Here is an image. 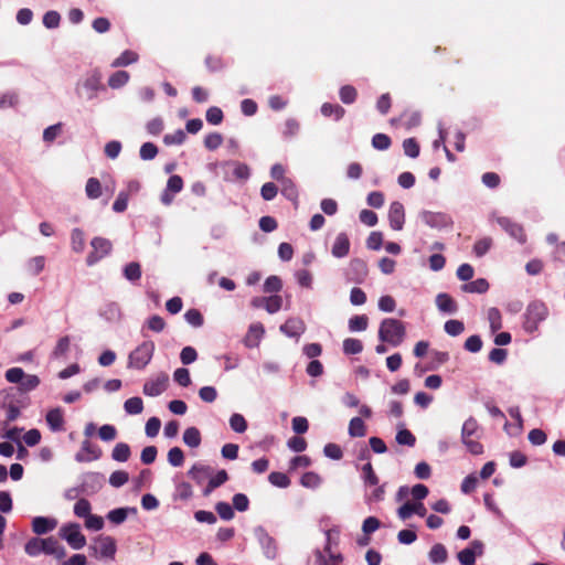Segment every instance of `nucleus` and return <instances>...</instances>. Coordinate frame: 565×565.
Listing matches in <instances>:
<instances>
[{
  "label": "nucleus",
  "mask_w": 565,
  "mask_h": 565,
  "mask_svg": "<svg viewBox=\"0 0 565 565\" xmlns=\"http://www.w3.org/2000/svg\"><path fill=\"white\" fill-rule=\"evenodd\" d=\"M349 434L352 437H363L365 435V425L359 417H354L349 424Z\"/></svg>",
  "instance_id": "39"
},
{
  "label": "nucleus",
  "mask_w": 565,
  "mask_h": 565,
  "mask_svg": "<svg viewBox=\"0 0 565 565\" xmlns=\"http://www.w3.org/2000/svg\"><path fill=\"white\" fill-rule=\"evenodd\" d=\"M124 409L128 415H138L143 411V402L140 397H130L124 403Z\"/></svg>",
  "instance_id": "32"
},
{
  "label": "nucleus",
  "mask_w": 565,
  "mask_h": 565,
  "mask_svg": "<svg viewBox=\"0 0 565 565\" xmlns=\"http://www.w3.org/2000/svg\"><path fill=\"white\" fill-rule=\"evenodd\" d=\"M72 248L76 253H82L85 247V236L84 233L79 228H75L72 231L71 235Z\"/></svg>",
  "instance_id": "37"
},
{
  "label": "nucleus",
  "mask_w": 565,
  "mask_h": 565,
  "mask_svg": "<svg viewBox=\"0 0 565 565\" xmlns=\"http://www.w3.org/2000/svg\"><path fill=\"white\" fill-rule=\"evenodd\" d=\"M436 306L440 311L446 313H455L457 311L456 301L448 294L445 292L437 295Z\"/></svg>",
  "instance_id": "22"
},
{
  "label": "nucleus",
  "mask_w": 565,
  "mask_h": 565,
  "mask_svg": "<svg viewBox=\"0 0 565 565\" xmlns=\"http://www.w3.org/2000/svg\"><path fill=\"white\" fill-rule=\"evenodd\" d=\"M102 450L92 445L89 441H83L81 450L76 454L75 458L79 462H88L99 459Z\"/></svg>",
  "instance_id": "13"
},
{
  "label": "nucleus",
  "mask_w": 565,
  "mask_h": 565,
  "mask_svg": "<svg viewBox=\"0 0 565 565\" xmlns=\"http://www.w3.org/2000/svg\"><path fill=\"white\" fill-rule=\"evenodd\" d=\"M280 186H281L282 194L286 195L288 199H290V200L297 199V189L290 179H282Z\"/></svg>",
  "instance_id": "61"
},
{
  "label": "nucleus",
  "mask_w": 565,
  "mask_h": 565,
  "mask_svg": "<svg viewBox=\"0 0 565 565\" xmlns=\"http://www.w3.org/2000/svg\"><path fill=\"white\" fill-rule=\"evenodd\" d=\"M406 329L402 321L393 318L384 319L379 329V338L393 347H398L405 339Z\"/></svg>",
  "instance_id": "1"
},
{
  "label": "nucleus",
  "mask_w": 565,
  "mask_h": 565,
  "mask_svg": "<svg viewBox=\"0 0 565 565\" xmlns=\"http://www.w3.org/2000/svg\"><path fill=\"white\" fill-rule=\"evenodd\" d=\"M183 441L186 446L196 448L201 444V434L198 428L189 427L183 433Z\"/></svg>",
  "instance_id": "28"
},
{
  "label": "nucleus",
  "mask_w": 565,
  "mask_h": 565,
  "mask_svg": "<svg viewBox=\"0 0 565 565\" xmlns=\"http://www.w3.org/2000/svg\"><path fill=\"white\" fill-rule=\"evenodd\" d=\"M268 480L273 486L278 488H287L290 484V479L282 472H271L268 476Z\"/></svg>",
  "instance_id": "45"
},
{
  "label": "nucleus",
  "mask_w": 565,
  "mask_h": 565,
  "mask_svg": "<svg viewBox=\"0 0 565 565\" xmlns=\"http://www.w3.org/2000/svg\"><path fill=\"white\" fill-rule=\"evenodd\" d=\"M130 457V448L125 443H118L115 445L111 451V458L118 462H125Z\"/></svg>",
  "instance_id": "29"
},
{
  "label": "nucleus",
  "mask_w": 565,
  "mask_h": 565,
  "mask_svg": "<svg viewBox=\"0 0 565 565\" xmlns=\"http://www.w3.org/2000/svg\"><path fill=\"white\" fill-rule=\"evenodd\" d=\"M254 534L262 545L266 557L275 558L277 554V547L274 539L263 529L258 526L254 530Z\"/></svg>",
  "instance_id": "10"
},
{
  "label": "nucleus",
  "mask_w": 565,
  "mask_h": 565,
  "mask_svg": "<svg viewBox=\"0 0 565 565\" xmlns=\"http://www.w3.org/2000/svg\"><path fill=\"white\" fill-rule=\"evenodd\" d=\"M205 117L210 124L218 125L222 122L224 116L221 108L213 106L206 110Z\"/></svg>",
  "instance_id": "56"
},
{
  "label": "nucleus",
  "mask_w": 565,
  "mask_h": 565,
  "mask_svg": "<svg viewBox=\"0 0 565 565\" xmlns=\"http://www.w3.org/2000/svg\"><path fill=\"white\" fill-rule=\"evenodd\" d=\"M547 317V308L542 302H533L526 310L524 328L527 332H534L537 326Z\"/></svg>",
  "instance_id": "6"
},
{
  "label": "nucleus",
  "mask_w": 565,
  "mask_h": 565,
  "mask_svg": "<svg viewBox=\"0 0 565 565\" xmlns=\"http://www.w3.org/2000/svg\"><path fill=\"white\" fill-rule=\"evenodd\" d=\"M264 327L260 323H254L249 327V330L245 337V343L247 347H257L260 339L264 335Z\"/></svg>",
  "instance_id": "23"
},
{
  "label": "nucleus",
  "mask_w": 565,
  "mask_h": 565,
  "mask_svg": "<svg viewBox=\"0 0 565 565\" xmlns=\"http://www.w3.org/2000/svg\"><path fill=\"white\" fill-rule=\"evenodd\" d=\"M168 461L173 467H180L184 462V455L181 448L173 447L168 451Z\"/></svg>",
  "instance_id": "47"
},
{
  "label": "nucleus",
  "mask_w": 565,
  "mask_h": 565,
  "mask_svg": "<svg viewBox=\"0 0 565 565\" xmlns=\"http://www.w3.org/2000/svg\"><path fill=\"white\" fill-rule=\"evenodd\" d=\"M388 221L391 228L402 231L405 223V210L402 203L393 202L388 209Z\"/></svg>",
  "instance_id": "11"
},
{
  "label": "nucleus",
  "mask_w": 565,
  "mask_h": 565,
  "mask_svg": "<svg viewBox=\"0 0 565 565\" xmlns=\"http://www.w3.org/2000/svg\"><path fill=\"white\" fill-rule=\"evenodd\" d=\"M447 550L441 544H435L429 552V559L435 564H441L447 559Z\"/></svg>",
  "instance_id": "36"
},
{
  "label": "nucleus",
  "mask_w": 565,
  "mask_h": 565,
  "mask_svg": "<svg viewBox=\"0 0 565 565\" xmlns=\"http://www.w3.org/2000/svg\"><path fill=\"white\" fill-rule=\"evenodd\" d=\"M127 515H128V509L119 508V509L111 510L107 514V518L110 522H113L115 524H120L127 519Z\"/></svg>",
  "instance_id": "59"
},
{
  "label": "nucleus",
  "mask_w": 565,
  "mask_h": 565,
  "mask_svg": "<svg viewBox=\"0 0 565 565\" xmlns=\"http://www.w3.org/2000/svg\"><path fill=\"white\" fill-rule=\"evenodd\" d=\"M174 381L181 386H189L191 384L190 373L186 369L180 367L177 369L173 373Z\"/></svg>",
  "instance_id": "57"
},
{
  "label": "nucleus",
  "mask_w": 565,
  "mask_h": 565,
  "mask_svg": "<svg viewBox=\"0 0 565 565\" xmlns=\"http://www.w3.org/2000/svg\"><path fill=\"white\" fill-rule=\"evenodd\" d=\"M168 382L169 376L166 373H159L146 381L142 392L147 396H158L167 390Z\"/></svg>",
  "instance_id": "7"
},
{
  "label": "nucleus",
  "mask_w": 565,
  "mask_h": 565,
  "mask_svg": "<svg viewBox=\"0 0 565 565\" xmlns=\"http://www.w3.org/2000/svg\"><path fill=\"white\" fill-rule=\"evenodd\" d=\"M85 193L88 199L96 200L102 195V184L98 179L89 178L85 185Z\"/></svg>",
  "instance_id": "31"
},
{
  "label": "nucleus",
  "mask_w": 565,
  "mask_h": 565,
  "mask_svg": "<svg viewBox=\"0 0 565 565\" xmlns=\"http://www.w3.org/2000/svg\"><path fill=\"white\" fill-rule=\"evenodd\" d=\"M396 441L399 445L413 447L415 445L416 439L415 436L408 429L401 428L396 434Z\"/></svg>",
  "instance_id": "48"
},
{
  "label": "nucleus",
  "mask_w": 565,
  "mask_h": 565,
  "mask_svg": "<svg viewBox=\"0 0 565 565\" xmlns=\"http://www.w3.org/2000/svg\"><path fill=\"white\" fill-rule=\"evenodd\" d=\"M299 482L306 489L316 490L323 483V478L315 471H307L301 475Z\"/></svg>",
  "instance_id": "20"
},
{
  "label": "nucleus",
  "mask_w": 565,
  "mask_h": 565,
  "mask_svg": "<svg viewBox=\"0 0 565 565\" xmlns=\"http://www.w3.org/2000/svg\"><path fill=\"white\" fill-rule=\"evenodd\" d=\"M479 438V425L475 418H468L461 429V439Z\"/></svg>",
  "instance_id": "27"
},
{
  "label": "nucleus",
  "mask_w": 565,
  "mask_h": 565,
  "mask_svg": "<svg viewBox=\"0 0 565 565\" xmlns=\"http://www.w3.org/2000/svg\"><path fill=\"white\" fill-rule=\"evenodd\" d=\"M161 422L157 417H151L147 420L145 431L148 437H156L160 430Z\"/></svg>",
  "instance_id": "58"
},
{
  "label": "nucleus",
  "mask_w": 565,
  "mask_h": 565,
  "mask_svg": "<svg viewBox=\"0 0 565 565\" xmlns=\"http://www.w3.org/2000/svg\"><path fill=\"white\" fill-rule=\"evenodd\" d=\"M43 540V553L54 555L57 558L65 556V550L60 545L57 540L53 537L42 539Z\"/></svg>",
  "instance_id": "24"
},
{
  "label": "nucleus",
  "mask_w": 565,
  "mask_h": 565,
  "mask_svg": "<svg viewBox=\"0 0 565 565\" xmlns=\"http://www.w3.org/2000/svg\"><path fill=\"white\" fill-rule=\"evenodd\" d=\"M363 350V344L360 340L348 338L343 341V352L345 354H358Z\"/></svg>",
  "instance_id": "40"
},
{
  "label": "nucleus",
  "mask_w": 565,
  "mask_h": 565,
  "mask_svg": "<svg viewBox=\"0 0 565 565\" xmlns=\"http://www.w3.org/2000/svg\"><path fill=\"white\" fill-rule=\"evenodd\" d=\"M60 535L74 550H81L86 545V537L82 534L76 523H67L60 529Z\"/></svg>",
  "instance_id": "5"
},
{
  "label": "nucleus",
  "mask_w": 565,
  "mask_h": 565,
  "mask_svg": "<svg viewBox=\"0 0 565 565\" xmlns=\"http://www.w3.org/2000/svg\"><path fill=\"white\" fill-rule=\"evenodd\" d=\"M74 513L78 518H86L90 514V503L86 499H79L74 505Z\"/></svg>",
  "instance_id": "55"
},
{
  "label": "nucleus",
  "mask_w": 565,
  "mask_h": 565,
  "mask_svg": "<svg viewBox=\"0 0 565 565\" xmlns=\"http://www.w3.org/2000/svg\"><path fill=\"white\" fill-rule=\"evenodd\" d=\"M128 480L129 475L124 470L114 471L109 477V483L115 488L124 486Z\"/></svg>",
  "instance_id": "51"
},
{
  "label": "nucleus",
  "mask_w": 565,
  "mask_h": 565,
  "mask_svg": "<svg viewBox=\"0 0 565 565\" xmlns=\"http://www.w3.org/2000/svg\"><path fill=\"white\" fill-rule=\"evenodd\" d=\"M205 65L211 72H218L225 66L223 58L217 55H207L205 57Z\"/></svg>",
  "instance_id": "53"
},
{
  "label": "nucleus",
  "mask_w": 565,
  "mask_h": 565,
  "mask_svg": "<svg viewBox=\"0 0 565 565\" xmlns=\"http://www.w3.org/2000/svg\"><path fill=\"white\" fill-rule=\"evenodd\" d=\"M99 438L104 441H111L117 436V430L113 425H103L98 430Z\"/></svg>",
  "instance_id": "63"
},
{
  "label": "nucleus",
  "mask_w": 565,
  "mask_h": 565,
  "mask_svg": "<svg viewBox=\"0 0 565 565\" xmlns=\"http://www.w3.org/2000/svg\"><path fill=\"white\" fill-rule=\"evenodd\" d=\"M124 275L130 281L138 280L141 276L140 265L138 263H129L124 269Z\"/></svg>",
  "instance_id": "52"
},
{
  "label": "nucleus",
  "mask_w": 565,
  "mask_h": 565,
  "mask_svg": "<svg viewBox=\"0 0 565 565\" xmlns=\"http://www.w3.org/2000/svg\"><path fill=\"white\" fill-rule=\"evenodd\" d=\"M129 73L126 71H117L108 78L109 87L117 89L126 85L129 81Z\"/></svg>",
  "instance_id": "33"
},
{
  "label": "nucleus",
  "mask_w": 565,
  "mask_h": 565,
  "mask_svg": "<svg viewBox=\"0 0 565 565\" xmlns=\"http://www.w3.org/2000/svg\"><path fill=\"white\" fill-rule=\"evenodd\" d=\"M369 326L366 316H354L349 320V329L351 332L364 331Z\"/></svg>",
  "instance_id": "38"
},
{
  "label": "nucleus",
  "mask_w": 565,
  "mask_h": 565,
  "mask_svg": "<svg viewBox=\"0 0 565 565\" xmlns=\"http://www.w3.org/2000/svg\"><path fill=\"white\" fill-rule=\"evenodd\" d=\"M497 222L503 230H505L509 233L511 237L515 238L521 244L525 243L526 235L524 233L523 227L520 224L512 223L507 217H498Z\"/></svg>",
  "instance_id": "12"
},
{
  "label": "nucleus",
  "mask_w": 565,
  "mask_h": 565,
  "mask_svg": "<svg viewBox=\"0 0 565 565\" xmlns=\"http://www.w3.org/2000/svg\"><path fill=\"white\" fill-rule=\"evenodd\" d=\"M156 345L147 340L135 348L128 355V367L134 370H143L152 360Z\"/></svg>",
  "instance_id": "2"
},
{
  "label": "nucleus",
  "mask_w": 565,
  "mask_h": 565,
  "mask_svg": "<svg viewBox=\"0 0 565 565\" xmlns=\"http://www.w3.org/2000/svg\"><path fill=\"white\" fill-rule=\"evenodd\" d=\"M299 130V122L294 118H289L284 122L281 134L285 138H294L298 136Z\"/></svg>",
  "instance_id": "35"
},
{
  "label": "nucleus",
  "mask_w": 565,
  "mask_h": 565,
  "mask_svg": "<svg viewBox=\"0 0 565 565\" xmlns=\"http://www.w3.org/2000/svg\"><path fill=\"white\" fill-rule=\"evenodd\" d=\"M25 553L30 556H36L43 553V540L33 537L25 544Z\"/></svg>",
  "instance_id": "42"
},
{
  "label": "nucleus",
  "mask_w": 565,
  "mask_h": 565,
  "mask_svg": "<svg viewBox=\"0 0 565 565\" xmlns=\"http://www.w3.org/2000/svg\"><path fill=\"white\" fill-rule=\"evenodd\" d=\"M383 244V234L381 232H371L366 238V247L369 249L379 250Z\"/></svg>",
  "instance_id": "50"
},
{
  "label": "nucleus",
  "mask_w": 565,
  "mask_h": 565,
  "mask_svg": "<svg viewBox=\"0 0 565 565\" xmlns=\"http://www.w3.org/2000/svg\"><path fill=\"white\" fill-rule=\"evenodd\" d=\"M433 143V154L436 161L446 159L449 162L455 161V152L463 151V143Z\"/></svg>",
  "instance_id": "9"
},
{
  "label": "nucleus",
  "mask_w": 565,
  "mask_h": 565,
  "mask_svg": "<svg viewBox=\"0 0 565 565\" xmlns=\"http://www.w3.org/2000/svg\"><path fill=\"white\" fill-rule=\"evenodd\" d=\"M305 329L306 326L300 319H289L280 327V330L289 337H299Z\"/></svg>",
  "instance_id": "21"
},
{
  "label": "nucleus",
  "mask_w": 565,
  "mask_h": 565,
  "mask_svg": "<svg viewBox=\"0 0 565 565\" xmlns=\"http://www.w3.org/2000/svg\"><path fill=\"white\" fill-rule=\"evenodd\" d=\"M137 60H138V54L136 52L126 50L117 58L114 60V62L111 63V66L113 67L127 66L129 64L137 62Z\"/></svg>",
  "instance_id": "30"
},
{
  "label": "nucleus",
  "mask_w": 565,
  "mask_h": 565,
  "mask_svg": "<svg viewBox=\"0 0 565 565\" xmlns=\"http://www.w3.org/2000/svg\"><path fill=\"white\" fill-rule=\"evenodd\" d=\"M426 508L422 502H405L399 509L397 510V515L401 520H407L413 514H417L419 516L426 515Z\"/></svg>",
  "instance_id": "14"
},
{
  "label": "nucleus",
  "mask_w": 565,
  "mask_h": 565,
  "mask_svg": "<svg viewBox=\"0 0 565 565\" xmlns=\"http://www.w3.org/2000/svg\"><path fill=\"white\" fill-rule=\"evenodd\" d=\"M282 288L281 279L278 276H269L265 282L263 290L264 292L270 294V292H278Z\"/></svg>",
  "instance_id": "43"
},
{
  "label": "nucleus",
  "mask_w": 565,
  "mask_h": 565,
  "mask_svg": "<svg viewBox=\"0 0 565 565\" xmlns=\"http://www.w3.org/2000/svg\"><path fill=\"white\" fill-rule=\"evenodd\" d=\"M230 426L236 433H244L247 428V423L243 415L233 414L230 418Z\"/></svg>",
  "instance_id": "49"
},
{
  "label": "nucleus",
  "mask_w": 565,
  "mask_h": 565,
  "mask_svg": "<svg viewBox=\"0 0 565 565\" xmlns=\"http://www.w3.org/2000/svg\"><path fill=\"white\" fill-rule=\"evenodd\" d=\"M182 189V180L179 175H172L167 183V189L161 195V201L166 205L170 204L173 200V194L179 193Z\"/></svg>",
  "instance_id": "17"
},
{
  "label": "nucleus",
  "mask_w": 565,
  "mask_h": 565,
  "mask_svg": "<svg viewBox=\"0 0 565 565\" xmlns=\"http://www.w3.org/2000/svg\"><path fill=\"white\" fill-rule=\"evenodd\" d=\"M212 469L209 466L195 463L188 471L190 478H192L198 484L203 483L211 477Z\"/></svg>",
  "instance_id": "19"
},
{
  "label": "nucleus",
  "mask_w": 565,
  "mask_h": 565,
  "mask_svg": "<svg viewBox=\"0 0 565 565\" xmlns=\"http://www.w3.org/2000/svg\"><path fill=\"white\" fill-rule=\"evenodd\" d=\"M57 526V520L54 518L35 516L32 520V530L36 534H45Z\"/></svg>",
  "instance_id": "16"
},
{
  "label": "nucleus",
  "mask_w": 565,
  "mask_h": 565,
  "mask_svg": "<svg viewBox=\"0 0 565 565\" xmlns=\"http://www.w3.org/2000/svg\"><path fill=\"white\" fill-rule=\"evenodd\" d=\"M90 245L93 250L89 253L86 259L89 266L94 265L99 259L107 256L111 250V243L103 237H95L92 241Z\"/></svg>",
  "instance_id": "8"
},
{
  "label": "nucleus",
  "mask_w": 565,
  "mask_h": 565,
  "mask_svg": "<svg viewBox=\"0 0 565 565\" xmlns=\"http://www.w3.org/2000/svg\"><path fill=\"white\" fill-rule=\"evenodd\" d=\"M60 21H61V15L57 11H47L43 15V24L47 29L57 28L60 25Z\"/></svg>",
  "instance_id": "54"
},
{
  "label": "nucleus",
  "mask_w": 565,
  "mask_h": 565,
  "mask_svg": "<svg viewBox=\"0 0 565 565\" xmlns=\"http://www.w3.org/2000/svg\"><path fill=\"white\" fill-rule=\"evenodd\" d=\"M465 329V326L459 320H448L445 323V331L452 337L460 334Z\"/></svg>",
  "instance_id": "62"
},
{
  "label": "nucleus",
  "mask_w": 565,
  "mask_h": 565,
  "mask_svg": "<svg viewBox=\"0 0 565 565\" xmlns=\"http://www.w3.org/2000/svg\"><path fill=\"white\" fill-rule=\"evenodd\" d=\"M492 246V239L490 237H484L478 241L473 246V252L478 257L483 256Z\"/></svg>",
  "instance_id": "64"
},
{
  "label": "nucleus",
  "mask_w": 565,
  "mask_h": 565,
  "mask_svg": "<svg viewBox=\"0 0 565 565\" xmlns=\"http://www.w3.org/2000/svg\"><path fill=\"white\" fill-rule=\"evenodd\" d=\"M489 289V284L486 279L479 278L477 280L470 281L462 286V290L466 292H477L483 294Z\"/></svg>",
  "instance_id": "34"
},
{
  "label": "nucleus",
  "mask_w": 565,
  "mask_h": 565,
  "mask_svg": "<svg viewBox=\"0 0 565 565\" xmlns=\"http://www.w3.org/2000/svg\"><path fill=\"white\" fill-rule=\"evenodd\" d=\"M40 384V379L34 374H29L23 376L21 382V390L24 392H29L38 387Z\"/></svg>",
  "instance_id": "60"
},
{
  "label": "nucleus",
  "mask_w": 565,
  "mask_h": 565,
  "mask_svg": "<svg viewBox=\"0 0 565 565\" xmlns=\"http://www.w3.org/2000/svg\"><path fill=\"white\" fill-rule=\"evenodd\" d=\"M350 250V241L347 234L340 233L337 235L331 253L334 257L341 258L349 254Z\"/></svg>",
  "instance_id": "18"
},
{
  "label": "nucleus",
  "mask_w": 565,
  "mask_h": 565,
  "mask_svg": "<svg viewBox=\"0 0 565 565\" xmlns=\"http://www.w3.org/2000/svg\"><path fill=\"white\" fill-rule=\"evenodd\" d=\"M282 306V298L278 295L265 297L264 308L269 313L277 312Z\"/></svg>",
  "instance_id": "41"
},
{
  "label": "nucleus",
  "mask_w": 565,
  "mask_h": 565,
  "mask_svg": "<svg viewBox=\"0 0 565 565\" xmlns=\"http://www.w3.org/2000/svg\"><path fill=\"white\" fill-rule=\"evenodd\" d=\"M9 395H10L9 391H1L0 392V404L3 408L7 409L8 419L14 420L19 417L20 409L12 403L8 402Z\"/></svg>",
  "instance_id": "25"
},
{
  "label": "nucleus",
  "mask_w": 565,
  "mask_h": 565,
  "mask_svg": "<svg viewBox=\"0 0 565 565\" xmlns=\"http://www.w3.org/2000/svg\"><path fill=\"white\" fill-rule=\"evenodd\" d=\"M193 494V490L190 483L182 481L175 487V499L189 500Z\"/></svg>",
  "instance_id": "46"
},
{
  "label": "nucleus",
  "mask_w": 565,
  "mask_h": 565,
  "mask_svg": "<svg viewBox=\"0 0 565 565\" xmlns=\"http://www.w3.org/2000/svg\"><path fill=\"white\" fill-rule=\"evenodd\" d=\"M46 424L52 431H61L64 429V412L62 408H52L46 413Z\"/></svg>",
  "instance_id": "15"
},
{
  "label": "nucleus",
  "mask_w": 565,
  "mask_h": 565,
  "mask_svg": "<svg viewBox=\"0 0 565 565\" xmlns=\"http://www.w3.org/2000/svg\"><path fill=\"white\" fill-rule=\"evenodd\" d=\"M100 89H104V86L102 84V74L98 71L89 74L76 88L77 95L87 100L95 98Z\"/></svg>",
  "instance_id": "4"
},
{
  "label": "nucleus",
  "mask_w": 565,
  "mask_h": 565,
  "mask_svg": "<svg viewBox=\"0 0 565 565\" xmlns=\"http://www.w3.org/2000/svg\"><path fill=\"white\" fill-rule=\"evenodd\" d=\"M89 551L98 559L113 561L117 551L116 541L111 536L99 535L89 546Z\"/></svg>",
  "instance_id": "3"
},
{
  "label": "nucleus",
  "mask_w": 565,
  "mask_h": 565,
  "mask_svg": "<svg viewBox=\"0 0 565 565\" xmlns=\"http://www.w3.org/2000/svg\"><path fill=\"white\" fill-rule=\"evenodd\" d=\"M488 320L493 332L502 328V317L497 308H490L488 310Z\"/></svg>",
  "instance_id": "44"
},
{
  "label": "nucleus",
  "mask_w": 565,
  "mask_h": 565,
  "mask_svg": "<svg viewBox=\"0 0 565 565\" xmlns=\"http://www.w3.org/2000/svg\"><path fill=\"white\" fill-rule=\"evenodd\" d=\"M345 110L339 104L324 103L321 106V114L326 118H333L334 120H339L343 117Z\"/></svg>",
  "instance_id": "26"
}]
</instances>
